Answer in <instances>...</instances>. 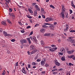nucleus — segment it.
<instances>
[{"mask_svg": "<svg viewBox=\"0 0 75 75\" xmlns=\"http://www.w3.org/2000/svg\"><path fill=\"white\" fill-rule=\"evenodd\" d=\"M37 10H35V12H34V16L35 17V16H37Z\"/></svg>", "mask_w": 75, "mask_h": 75, "instance_id": "nucleus-10", "label": "nucleus"}, {"mask_svg": "<svg viewBox=\"0 0 75 75\" xmlns=\"http://www.w3.org/2000/svg\"><path fill=\"white\" fill-rule=\"evenodd\" d=\"M69 27V26L67 24L66 25V28H68V27Z\"/></svg>", "mask_w": 75, "mask_h": 75, "instance_id": "nucleus-41", "label": "nucleus"}, {"mask_svg": "<svg viewBox=\"0 0 75 75\" xmlns=\"http://www.w3.org/2000/svg\"><path fill=\"white\" fill-rule=\"evenodd\" d=\"M49 51H50L51 52H54V50L53 49V48H52V49H50L49 50Z\"/></svg>", "mask_w": 75, "mask_h": 75, "instance_id": "nucleus-21", "label": "nucleus"}, {"mask_svg": "<svg viewBox=\"0 0 75 75\" xmlns=\"http://www.w3.org/2000/svg\"><path fill=\"white\" fill-rule=\"evenodd\" d=\"M42 17H43V18H45V16H44V15H42Z\"/></svg>", "mask_w": 75, "mask_h": 75, "instance_id": "nucleus-53", "label": "nucleus"}, {"mask_svg": "<svg viewBox=\"0 0 75 75\" xmlns=\"http://www.w3.org/2000/svg\"><path fill=\"white\" fill-rule=\"evenodd\" d=\"M27 41L26 40L23 39V43H27Z\"/></svg>", "mask_w": 75, "mask_h": 75, "instance_id": "nucleus-30", "label": "nucleus"}, {"mask_svg": "<svg viewBox=\"0 0 75 75\" xmlns=\"http://www.w3.org/2000/svg\"><path fill=\"white\" fill-rule=\"evenodd\" d=\"M15 66L16 67H18V62H17L16 64H15Z\"/></svg>", "mask_w": 75, "mask_h": 75, "instance_id": "nucleus-47", "label": "nucleus"}, {"mask_svg": "<svg viewBox=\"0 0 75 75\" xmlns=\"http://www.w3.org/2000/svg\"><path fill=\"white\" fill-rule=\"evenodd\" d=\"M12 12V10L10 8L9 9V12Z\"/></svg>", "mask_w": 75, "mask_h": 75, "instance_id": "nucleus-62", "label": "nucleus"}, {"mask_svg": "<svg viewBox=\"0 0 75 75\" xmlns=\"http://www.w3.org/2000/svg\"><path fill=\"white\" fill-rule=\"evenodd\" d=\"M1 23L3 24V25H7V24H6V22L5 21H2L1 22Z\"/></svg>", "mask_w": 75, "mask_h": 75, "instance_id": "nucleus-12", "label": "nucleus"}, {"mask_svg": "<svg viewBox=\"0 0 75 75\" xmlns=\"http://www.w3.org/2000/svg\"><path fill=\"white\" fill-rule=\"evenodd\" d=\"M3 33L4 34H5V37H6V36H8V35L7 34V32H6L5 31H4L3 32Z\"/></svg>", "mask_w": 75, "mask_h": 75, "instance_id": "nucleus-13", "label": "nucleus"}, {"mask_svg": "<svg viewBox=\"0 0 75 75\" xmlns=\"http://www.w3.org/2000/svg\"><path fill=\"white\" fill-rule=\"evenodd\" d=\"M67 53L69 54H72V52H71V51H67Z\"/></svg>", "mask_w": 75, "mask_h": 75, "instance_id": "nucleus-31", "label": "nucleus"}, {"mask_svg": "<svg viewBox=\"0 0 75 75\" xmlns=\"http://www.w3.org/2000/svg\"><path fill=\"white\" fill-rule=\"evenodd\" d=\"M50 7H51V8H55V7L52 5H50Z\"/></svg>", "mask_w": 75, "mask_h": 75, "instance_id": "nucleus-27", "label": "nucleus"}, {"mask_svg": "<svg viewBox=\"0 0 75 75\" xmlns=\"http://www.w3.org/2000/svg\"><path fill=\"white\" fill-rule=\"evenodd\" d=\"M61 15L62 16V18L63 19L65 18V15H64V12H63V11L61 12Z\"/></svg>", "mask_w": 75, "mask_h": 75, "instance_id": "nucleus-9", "label": "nucleus"}, {"mask_svg": "<svg viewBox=\"0 0 75 75\" xmlns=\"http://www.w3.org/2000/svg\"><path fill=\"white\" fill-rule=\"evenodd\" d=\"M12 16L13 17V18H15V16H14V14H13V15Z\"/></svg>", "mask_w": 75, "mask_h": 75, "instance_id": "nucleus-51", "label": "nucleus"}, {"mask_svg": "<svg viewBox=\"0 0 75 75\" xmlns=\"http://www.w3.org/2000/svg\"><path fill=\"white\" fill-rule=\"evenodd\" d=\"M30 38L31 39V40H32V41L33 40V37L32 38V37H30Z\"/></svg>", "mask_w": 75, "mask_h": 75, "instance_id": "nucleus-58", "label": "nucleus"}, {"mask_svg": "<svg viewBox=\"0 0 75 75\" xmlns=\"http://www.w3.org/2000/svg\"><path fill=\"white\" fill-rule=\"evenodd\" d=\"M28 11H30V13H31V14H32V13H33V11L31 10V9H28Z\"/></svg>", "mask_w": 75, "mask_h": 75, "instance_id": "nucleus-25", "label": "nucleus"}, {"mask_svg": "<svg viewBox=\"0 0 75 75\" xmlns=\"http://www.w3.org/2000/svg\"><path fill=\"white\" fill-rule=\"evenodd\" d=\"M52 20H53V19L52 18H47L45 19V21L46 22H49V21H52Z\"/></svg>", "mask_w": 75, "mask_h": 75, "instance_id": "nucleus-2", "label": "nucleus"}, {"mask_svg": "<svg viewBox=\"0 0 75 75\" xmlns=\"http://www.w3.org/2000/svg\"><path fill=\"white\" fill-rule=\"evenodd\" d=\"M57 47H55L54 48H53V49L54 50V51H56V50H57Z\"/></svg>", "mask_w": 75, "mask_h": 75, "instance_id": "nucleus-40", "label": "nucleus"}, {"mask_svg": "<svg viewBox=\"0 0 75 75\" xmlns=\"http://www.w3.org/2000/svg\"><path fill=\"white\" fill-rule=\"evenodd\" d=\"M59 71H62V70H63V69L61 68V69H59Z\"/></svg>", "mask_w": 75, "mask_h": 75, "instance_id": "nucleus-52", "label": "nucleus"}, {"mask_svg": "<svg viewBox=\"0 0 75 75\" xmlns=\"http://www.w3.org/2000/svg\"><path fill=\"white\" fill-rule=\"evenodd\" d=\"M21 32L22 33H24L25 31L24 30H21Z\"/></svg>", "mask_w": 75, "mask_h": 75, "instance_id": "nucleus-50", "label": "nucleus"}, {"mask_svg": "<svg viewBox=\"0 0 75 75\" xmlns=\"http://www.w3.org/2000/svg\"><path fill=\"white\" fill-rule=\"evenodd\" d=\"M45 31V29L42 28L40 30V31L41 33H42L43 31Z\"/></svg>", "mask_w": 75, "mask_h": 75, "instance_id": "nucleus-19", "label": "nucleus"}, {"mask_svg": "<svg viewBox=\"0 0 75 75\" xmlns=\"http://www.w3.org/2000/svg\"><path fill=\"white\" fill-rule=\"evenodd\" d=\"M6 74V72H3V73L2 74V75H5Z\"/></svg>", "mask_w": 75, "mask_h": 75, "instance_id": "nucleus-54", "label": "nucleus"}, {"mask_svg": "<svg viewBox=\"0 0 75 75\" xmlns=\"http://www.w3.org/2000/svg\"><path fill=\"white\" fill-rule=\"evenodd\" d=\"M60 51L61 52H65V49L64 48H62L60 49Z\"/></svg>", "mask_w": 75, "mask_h": 75, "instance_id": "nucleus-17", "label": "nucleus"}, {"mask_svg": "<svg viewBox=\"0 0 75 75\" xmlns=\"http://www.w3.org/2000/svg\"><path fill=\"white\" fill-rule=\"evenodd\" d=\"M3 31V29L0 28V33H1Z\"/></svg>", "mask_w": 75, "mask_h": 75, "instance_id": "nucleus-55", "label": "nucleus"}, {"mask_svg": "<svg viewBox=\"0 0 75 75\" xmlns=\"http://www.w3.org/2000/svg\"><path fill=\"white\" fill-rule=\"evenodd\" d=\"M69 11H70V14H72V11L71 10H69Z\"/></svg>", "mask_w": 75, "mask_h": 75, "instance_id": "nucleus-39", "label": "nucleus"}, {"mask_svg": "<svg viewBox=\"0 0 75 75\" xmlns=\"http://www.w3.org/2000/svg\"><path fill=\"white\" fill-rule=\"evenodd\" d=\"M70 42L72 43H75V40H74L73 39L70 40Z\"/></svg>", "mask_w": 75, "mask_h": 75, "instance_id": "nucleus-15", "label": "nucleus"}, {"mask_svg": "<svg viewBox=\"0 0 75 75\" xmlns=\"http://www.w3.org/2000/svg\"><path fill=\"white\" fill-rule=\"evenodd\" d=\"M15 41L16 40H15L14 39H12L11 40V41H12V42H15Z\"/></svg>", "mask_w": 75, "mask_h": 75, "instance_id": "nucleus-34", "label": "nucleus"}, {"mask_svg": "<svg viewBox=\"0 0 75 75\" xmlns=\"http://www.w3.org/2000/svg\"><path fill=\"white\" fill-rule=\"evenodd\" d=\"M70 33H75V30H71L70 31Z\"/></svg>", "mask_w": 75, "mask_h": 75, "instance_id": "nucleus-29", "label": "nucleus"}, {"mask_svg": "<svg viewBox=\"0 0 75 75\" xmlns=\"http://www.w3.org/2000/svg\"><path fill=\"white\" fill-rule=\"evenodd\" d=\"M61 60L62 61H65V56H63L62 57Z\"/></svg>", "mask_w": 75, "mask_h": 75, "instance_id": "nucleus-14", "label": "nucleus"}, {"mask_svg": "<svg viewBox=\"0 0 75 75\" xmlns=\"http://www.w3.org/2000/svg\"><path fill=\"white\" fill-rule=\"evenodd\" d=\"M59 54H60V55H63V53H62L61 52H60Z\"/></svg>", "mask_w": 75, "mask_h": 75, "instance_id": "nucleus-63", "label": "nucleus"}, {"mask_svg": "<svg viewBox=\"0 0 75 75\" xmlns=\"http://www.w3.org/2000/svg\"><path fill=\"white\" fill-rule=\"evenodd\" d=\"M31 67V65L30 64H28V68H30Z\"/></svg>", "mask_w": 75, "mask_h": 75, "instance_id": "nucleus-44", "label": "nucleus"}, {"mask_svg": "<svg viewBox=\"0 0 75 75\" xmlns=\"http://www.w3.org/2000/svg\"><path fill=\"white\" fill-rule=\"evenodd\" d=\"M44 44V41H43V40H41V45H43Z\"/></svg>", "mask_w": 75, "mask_h": 75, "instance_id": "nucleus-33", "label": "nucleus"}, {"mask_svg": "<svg viewBox=\"0 0 75 75\" xmlns=\"http://www.w3.org/2000/svg\"><path fill=\"white\" fill-rule=\"evenodd\" d=\"M57 24V22H55L54 23V25H56V24Z\"/></svg>", "mask_w": 75, "mask_h": 75, "instance_id": "nucleus-64", "label": "nucleus"}, {"mask_svg": "<svg viewBox=\"0 0 75 75\" xmlns=\"http://www.w3.org/2000/svg\"><path fill=\"white\" fill-rule=\"evenodd\" d=\"M26 39L27 41H29V40H30V38H27Z\"/></svg>", "mask_w": 75, "mask_h": 75, "instance_id": "nucleus-56", "label": "nucleus"}, {"mask_svg": "<svg viewBox=\"0 0 75 75\" xmlns=\"http://www.w3.org/2000/svg\"><path fill=\"white\" fill-rule=\"evenodd\" d=\"M67 75H71V74H70V72H67Z\"/></svg>", "mask_w": 75, "mask_h": 75, "instance_id": "nucleus-35", "label": "nucleus"}, {"mask_svg": "<svg viewBox=\"0 0 75 75\" xmlns=\"http://www.w3.org/2000/svg\"><path fill=\"white\" fill-rule=\"evenodd\" d=\"M33 31H32L30 33V35H33Z\"/></svg>", "mask_w": 75, "mask_h": 75, "instance_id": "nucleus-60", "label": "nucleus"}, {"mask_svg": "<svg viewBox=\"0 0 75 75\" xmlns=\"http://www.w3.org/2000/svg\"><path fill=\"white\" fill-rule=\"evenodd\" d=\"M32 64L33 65H36V63H35L34 62H33L32 63Z\"/></svg>", "mask_w": 75, "mask_h": 75, "instance_id": "nucleus-37", "label": "nucleus"}, {"mask_svg": "<svg viewBox=\"0 0 75 75\" xmlns=\"http://www.w3.org/2000/svg\"><path fill=\"white\" fill-rule=\"evenodd\" d=\"M54 62H55V64L57 65V66H59L61 65V64L58 62V61H57V60H55Z\"/></svg>", "mask_w": 75, "mask_h": 75, "instance_id": "nucleus-3", "label": "nucleus"}, {"mask_svg": "<svg viewBox=\"0 0 75 75\" xmlns=\"http://www.w3.org/2000/svg\"><path fill=\"white\" fill-rule=\"evenodd\" d=\"M22 71V72L23 73V74H27V72L25 71V68L24 67L23 68Z\"/></svg>", "mask_w": 75, "mask_h": 75, "instance_id": "nucleus-6", "label": "nucleus"}, {"mask_svg": "<svg viewBox=\"0 0 75 75\" xmlns=\"http://www.w3.org/2000/svg\"><path fill=\"white\" fill-rule=\"evenodd\" d=\"M20 42L23 44V43H24V39L21 40H20Z\"/></svg>", "mask_w": 75, "mask_h": 75, "instance_id": "nucleus-28", "label": "nucleus"}, {"mask_svg": "<svg viewBox=\"0 0 75 75\" xmlns=\"http://www.w3.org/2000/svg\"><path fill=\"white\" fill-rule=\"evenodd\" d=\"M35 8L37 10V11H40V8L37 5H35Z\"/></svg>", "mask_w": 75, "mask_h": 75, "instance_id": "nucleus-4", "label": "nucleus"}, {"mask_svg": "<svg viewBox=\"0 0 75 75\" xmlns=\"http://www.w3.org/2000/svg\"><path fill=\"white\" fill-rule=\"evenodd\" d=\"M7 21L8 23H9V24H11V21H10V20L9 19H7Z\"/></svg>", "mask_w": 75, "mask_h": 75, "instance_id": "nucleus-26", "label": "nucleus"}, {"mask_svg": "<svg viewBox=\"0 0 75 75\" xmlns=\"http://www.w3.org/2000/svg\"><path fill=\"white\" fill-rule=\"evenodd\" d=\"M74 57V55H71L70 56H69L68 58H73V57Z\"/></svg>", "mask_w": 75, "mask_h": 75, "instance_id": "nucleus-22", "label": "nucleus"}, {"mask_svg": "<svg viewBox=\"0 0 75 75\" xmlns=\"http://www.w3.org/2000/svg\"><path fill=\"white\" fill-rule=\"evenodd\" d=\"M62 11L63 12H65V8L64 7H65V6L64 5H62Z\"/></svg>", "mask_w": 75, "mask_h": 75, "instance_id": "nucleus-5", "label": "nucleus"}, {"mask_svg": "<svg viewBox=\"0 0 75 75\" xmlns=\"http://www.w3.org/2000/svg\"><path fill=\"white\" fill-rule=\"evenodd\" d=\"M71 51V54H72V53H73V52H74L75 51L74 50H72Z\"/></svg>", "mask_w": 75, "mask_h": 75, "instance_id": "nucleus-57", "label": "nucleus"}, {"mask_svg": "<svg viewBox=\"0 0 75 75\" xmlns=\"http://www.w3.org/2000/svg\"><path fill=\"white\" fill-rule=\"evenodd\" d=\"M30 48L31 50H34L35 49V46L33 45H32L30 46Z\"/></svg>", "mask_w": 75, "mask_h": 75, "instance_id": "nucleus-8", "label": "nucleus"}, {"mask_svg": "<svg viewBox=\"0 0 75 75\" xmlns=\"http://www.w3.org/2000/svg\"><path fill=\"white\" fill-rule=\"evenodd\" d=\"M69 66H73L74 65V64H72V63H69Z\"/></svg>", "mask_w": 75, "mask_h": 75, "instance_id": "nucleus-32", "label": "nucleus"}, {"mask_svg": "<svg viewBox=\"0 0 75 75\" xmlns=\"http://www.w3.org/2000/svg\"><path fill=\"white\" fill-rule=\"evenodd\" d=\"M37 26H39V24H37L35 25V27H37Z\"/></svg>", "mask_w": 75, "mask_h": 75, "instance_id": "nucleus-48", "label": "nucleus"}, {"mask_svg": "<svg viewBox=\"0 0 75 75\" xmlns=\"http://www.w3.org/2000/svg\"><path fill=\"white\" fill-rule=\"evenodd\" d=\"M9 15L10 16V17H11L14 14V13H9Z\"/></svg>", "mask_w": 75, "mask_h": 75, "instance_id": "nucleus-23", "label": "nucleus"}, {"mask_svg": "<svg viewBox=\"0 0 75 75\" xmlns=\"http://www.w3.org/2000/svg\"><path fill=\"white\" fill-rule=\"evenodd\" d=\"M37 58H38V56H36L35 58V60H36V59H37Z\"/></svg>", "mask_w": 75, "mask_h": 75, "instance_id": "nucleus-46", "label": "nucleus"}, {"mask_svg": "<svg viewBox=\"0 0 75 75\" xmlns=\"http://www.w3.org/2000/svg\"><path fill=\"white\" fill-rule=\"evenodd\" d=\"M26 16L28 17V18H32V17L30 16V15H27Z\"/></svg>", "mask_w": 75, "mask_h": 75, "instance_id": "nucleus-20", "label": "nucleus"}, {"mask_svg": "<svg viewBox=\"0 0 75 75\" xmlns=\"http://www.w3.org/2000/svg\"><path fill=\"white\" fill-rule=\"evenodd\" d=\"M36 4H37V3H33V4H32V6H35V5H36Z\"/></svg>", "mask_w": 75, "mask_h": 75, "instance_id": "nucleus-36", "label": "nucleus"}, {"mask_svg": "<svg viewBox=\"0 0 75 75\" xmlns=\"http://www.w3.org/2000/svg\"><path fill=\"white\" fill-rule=\"evenodd\" d=\"M44 35L45 36H49L50 35V34H49V33H47V34L46 33V34H44Z\"/></svg>", "mask_w": 75, "mask_h": 75, "instance_id": "nucleus-24", "label": "nucleus"}, {"mask_svg": "<svg viewBox=\"0 0 75 75\" xmlns=\"http://www.w3.org/2000/svg\"><path fill=\"white\" fill-rule=\"evenodd\" d=\"M41 12L42 13H43L44 14H45V12L44 11V8H41Z\"/></svg>", "mask_w": 75, "mask_h": 75, "instance_id": "nucleus-18", "label": "nucleus"}, {"mask_svg": "<svg viewBox=\"0 0 75 75\" xmlns=\"http://www.w3.org/2000/svg\"><path fill=\"white\" fill-rule=\"evenodd\" d=\"M40 63L41 65L43 66L45 64V61L42 60L41 61Z\"/></svg>", "mask_w": 75, "mask_h": 75, "instance_id": "nucleus-7", "label": "nucleus"}, {"mask_svg": "<svg viewBox=\"0 0 75 75\" xmlns=\"http://www.w3.org/2000/svg\"><path fill=\"white\" fill-rule=\"evenodd\" d=\"M42 74H45V71H42Z\"/></svg>", "mask_w": 75, "mask_h": 75, "instance_id": "nucleus-43", "label": "nucleus"}, {"mask_svg": "<svg viewBox=\"0 0 75 75\" xmlns=\"http://www.w3.org/2000/svg\"><path fill=\"white\" fill-rule=\"evenodd\" d=\"M41 61V60L40 59H38L37 60V62H40Z\"/></svg>", "mask_w": 75, "mask_h": 75, "instance_id": "nucleus-49", "label": "nucleus"}, {"mask_svg": "<svg viewBox=\"0 0 75 75\" xmlns=\"http://www.w3.org/2000/svg\"><path fill=\"white\" fill-rule=\"evenodd\" d=\"M73 2H74V1H71V5L72 6V7H74V8H75V6L74 4V3H73Z\"/></svg>", "mask_w": 75, "mask_h": 75, "instance_id": "nucleus-11", "label": "nucleus"}, {"mask_svg": "<svg viewBox=\"0 0 75 75\" xmlns=\"http://www.w3.org/2000/svg\"><path fill=\"white\" fill-rule=\"evenodd\" d=\"M7 53H8V54H10V52L9 50H8Z\"/></svg>", "mask_w": 75, "mask_h": 75, "instance_id": "nucleus-61", "label": "nucleus"}, {"mask_svg": "<svg viewBox=\"0 0 75 75\" xmlns=\"http://www.w3.org/2000/svg\"><path fill=\"white\" fill-rule=\"evenodd\" d=\"M68 29L67 28H66V29H65L64 30V31H68Z\"/></svg>", "mask_w": 75, "mask_h": 75, "instance_id": "nucleus-38", "label": "nucleus"}, {"mask_svg": "<svg viewBox=\"0 0 75 75\" xmlns=\"http://www.w3.org/2000/svg\"><path fill=\"white\" fill-rule=\"evenodd\" d=\"M57 72H54L53 73V74H54V75H55V74H57Z\"/></svg>", "mask_w": 75, "mask_h": 75, "instance_id": "nucleus-59", "label": "nucleus"}, {"mask_svg": "<svg viewBox=\"0 0 75 75\" xmlns=\"http://www.w3.org/2000/svg\"><path fill=\"white\" fill-rule=\"evenodd\" d=\"M33 41H35V42H37V39H36V38H35V36L33 37Z\"/></svg>", "mask_w": 75, "mask_h": 75, "instance_id": "nucleus-16", "label": "nucleus"}, {"mask_svg": "<svg viewBox=\"0 0 75 75\" xmlns=\"http://www.w3.org/2000/svg\"><path fill=\"white\" fill-rule=\"evenodd\" d=\"M31 28V26H28L27 27V29H28V28Z\"/></svg>", "mask_w": 75, "mask_h": 75, "instance_id": "nucleus-42", "label": "nucleus"}, {"mask_svg": "<svg viewBox=\"0 0 75 75\" xmlns=\"http://www.w3.org/2000/svg\"><path fill=\"white\" fill-rule=\"evenodd\" d=\"M42 27L45 28H49L50 30H54V26L52 25V24H51L48 23H45L44 25H42Z\"/></svg>", "mask_w": 75, "mask_h": 75, "instance_id": "nucleus-1", "label": "nucleus"}, {"mask_svg": "<svg viewBox=\"0 0 75 75\" xmlns=\"http://www.w3.org/2000/svg\"><path fill=\"white\" fill-rule=\"evenodd\" d=\"M45 67H48V66H49V65H48V64H46L45 65Z\"/></svg>", "mask_w": 75, "mask_h": 75, "instance_id": "nucleus-45", "label": "nucleus"}]
</instances>
